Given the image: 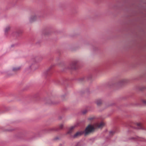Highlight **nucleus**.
I'll list each match as a JSON object with an SVG mask.
<instances>
[{
  "instance_id": "11",
  "label": "nucleus",
  "mask_w": 146,
  "mask_h": 146,
  "mask_svg": "<svg viewBox=\"0 0 146 146\" xmlns=\"http://www.w3.org/2000/svg\"><path fill=\"white\" fill-rule=\"evenodd\" d=\"M92 119V118H89L88 119L90 120H91V119Z\"/></svg>"
},
{
  "instance_id": "3",
  "label": "nucleus",
  "mask_w": 146,
  "mask_h": 146,
  "mask_svg": "<svg viewBox=\"0 0 146 146\" xmlns=\"http://www.w3.org/2000/svg\"><path fill=\"white\" fill-rule=\"evenodd\" d=\"M104 125V123L103 122H101L100 123H96L95 125V127L96 128H100L103 127Z\"/></svg>"
},
{
  "instance_id": "4",
  "label": "nucleus",
  "mask_w": 146,
  "mask_h": 146,
  "mask_svg": "<svg viewBox=\"0 0 146 146\" xmlns=\"http://www.w3.org/2000/svg\"><path fill=\"white\" fill-rule=\"evenodd\" d=\"M137 126L138 127V129H142V125L141 124V123H136Z\"/></svg>"
},
{
  "instance_id": "5",
  "label": "nucleus",
  "mask_w": 146,
  "mask_h": 146,
  "mask_svg": "<svg viewBox=\"0 0 146 146\" xmlns=\"http://www.w3.org/2000/svg\"><path fill=\"white\" fill-rule=\"evenodd\" d=\"M96 103L97 105L99 106L102 104V102L100 100H98L97 101Z\"/></svg>"
},
{
  "instance_id": "1",
  "label": "nucleus",
  "mask_w": 146,
  "mask_h": 146,
  "mask_svg": "<svg viewBox=\"0 0 146 146\" xmlns=\"http://www.w3.org/2000/svg\"><path fill=\"white\" fill-rule=\"evenodd\" d=\"M94 129L95 128L93 126L91 125H88L86 127L85 131H84L85 135H86L94 131Z\"/></svg>"
},
{
  "instance_id": "10",
  "label": "nucleus",
  "mask_w": 146,
  "mask_h": 146,
  "mask_svg": "<svg viewBox=\"0 0 146 146\" xmlns=\"http://www.w3.org/2000/svg\"><path fill=\"white\" fill-rule=\"evenodd\" d=\"M87 111H84L83 112V114H85L86 112Z\"/></svg>"
},
{
  "instance_id": "9",
  "label": "nucleus",
  "mask_w": 146,
  "mask_h": 146,
  "mask_svg": "<svg viewBox=\"0 0 146 146\" xmlns=\"http://www.w3.org/2000/svg\"><path fill=\"white\" fill-rule=\"evenodd\" d=\"M143 102L144 104H146V100H143Z\"/></svg>"
},
{
  "instance_id": "2",
  "label": "nucleus",
  "mask_w": 146,
  "mask_h": 146,
  "mask_svg": "<svg viewBox=\"0 0 146 146\" xmlns=\"http://www.w3.org/2000/svg\"><path fill=\"white\" fill-rule=\"evenodd\" d=\"M84 133V131L78 132L73 136V137L74 138H76L81 135Z\"/></svg>"
},
{
  "instance_id": "7",
  "label": "nucleus",
  "mask_w": 146,
  "mask_h": 146,
  "mask_svg": "<svg viewBox=\"0 0 146 146\" xmlns=\"http://www.w3.org/2000/svg\"><path fill=\"white\" fill-rule=\"evenodd\" d=\"M114 132L113 131H110V135H112L114 133Z\"/></svg>"
},
{
  "instance_id": "8",
  "label": "nucleus",
  "mask_w": 146,
  "mask_h": 146,
  "mask_svg": "<svg viewBox=\"0 0 146 146\" xmlns=\"http://www.w3.org/2000/svg\"><path fill=\"white\" fill-rule=\"evenodd\" d=\"M63 125H61L60 126V127H59V128L60 129H62L63 127Z\"/></svg>"
},
{
  "instance_id": "6",
  "label": "nucleus",
  "mask_w": 146,
  "mask_h": 146,
  "mask_svg": "<svg viewBox=\"0 0 146 146\" xmlns=\"http://www.w3.org/2000/svg\"><path fill=\"white\" fill-rule=\"evenodd\" d=\"M75 127V126H73L71 127L70 128V129L69 131L68 132V133H70L72 131V130L74 129Z\"/></svg>"
}]
</instances>
